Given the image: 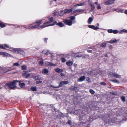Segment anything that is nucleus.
Segmentation results:
<instances>
[{"label": "nucleus", "instance_id": "obj_7", "mask_svg": "<svg viewBox=\"0 0 127 127\" xmlns=\"http://www.w3.org/2000/svg\"><path fill=\"white\" fill-rule=\"evenodd\" d=\"M68 81H62L60 83V85L58 87H54L53 86H52V87H54L55 88H58L59 87H61V85L64 84H66L68 83Z\"/></svg>", "mask_w": 127, "mask_h": 127}, {"label": "nucleus", "instance_id": "obj_19", "mask_svg": "<svg viewBox=\"0 0 127 127\" xmlns=\"http://www.w3.org/2000/svg\"><path fill=\"white\" fill-rule=\"evenodd\" d=\"M48 72V71L47 69H44L42 70V73L43 74H45Z\"/></svg>", "mask_w": 127, "mask_h": 127}, {"label": "nucleus", "instance_id": "obj_32", "mask_svg": "<svg viewBox=\"0 0 127 127\" xmlns=\"http://www.w3.org/2000/svg\"><path fill=\"white\" fill-rule=\"evenodd\" d=\"M118 31L117 30H114L113 31V32L114 34L117 33H118Z\"/></svg>", "mask_w": 127, "mask_h": 127}, {"label": "nucleus", "instance_id": "obj_24", "mask_svg": "<svg viewBox=\"0 0 127 127\" xmlns=\"http://www.w3.org/2000/svg\"><path fill=\"white\" fill-rule=\"evenodd\" d=\"M106 44L105 43H102L100 44V46L103 47H105L106 46Z\"/></svg>", "mask_w": 127, "mask_h": 127}, {"label": "nucleus", "instance_id": "obj_9", "mask_svg": "<svg viewBox=\"0 0 127 127\" xmlns=\"http://www.w3.org/2000/svg\"><path fill=\"white\" fill-rule=\"evenodd\" d=\"M18 82L19 83V86L21 88H23L25 87V84L23 83H21L20 81H18Z\"/></svg>", "mask_w": 127, "mask_h": 127}, {"label": "nucleus", "instance_id": "obj_61", "mask_svg": "<svg viewBox=\"0 0 127 127\" xmlns=\"http://www.w3.org/2000/svg\"><path fill=\"white\" fill-rule=\"evenodd\" d=\"M115 0H114V1H115Z\"/></svg>", "mask_w": 127, "mask_h": 127}, {"label": "nucleus", "instance_id": "obj_34", "mask_svg": "<svg viewBox=\"0 0 127 127\" xmlns=\"http://www.w3.org/2000/svg\"><path fill=\"white\" fill-rule=\"evenodd\" d=\"M90 92L92 94H94L95 93L94 91L92 89H90Z\"/></svg>", "mask_w": 127, "mask_h": 127}, {"label": "nucleus", "instance_id": "obj_1", "mask_svg": "<svg viewBox=\"0 0 127 127\" xmlns=\"http://www.w3.org/2000/svg\"><path fill=\"white\" fill-rule=\"evenodd\" d=\"M0 48L7 49L12 51L15 53H19L20 52L21 53L23 52L22 51L19 50L17 49L10 48L8 45L6 44H3L2 45H0Z\"/></svg>", "mask_w": 127, "mask_h": 127}, {"label": "nucleus", "instance_id": "obj_27", "mask_svg": "<svg viewBox=\"0 0 127 127\" xmlns=\"http://www.w3.org/2000/svg\"><path fill=\"white\" fill-rule=\"evenodd\" d=\"M21 68L22 69L24 70L26 69V65H23L21 66Z\"/></svg>", "mask_w": 127, "mask_h": 127}, {"label": "nucleus", "instance_id": "obj_52", "mask_svg": "<svg viewBox=\"0 0 127 127\" xmlns=\"http://www.w3.org/2000/svg\"><path fill=\"white\" fill-rule=\"evenodd\" d=\"M76 57H81V55L79 56V55H77L76 56Z\"/></svg>", "mask_w": 127, "mask_h": 127}, {"label": "nucleus", "instance_id": "obj_17", "mask_svg": "<svg viewBox=\"0 0 127 127\" xmlns=\"http://www.w3.org/2000/svg\"><path fill=\"white\" fill-rule=\"evenodd\" d=\"M88 2L89 4V5L91 6L92 9H94L95 8V7L94 5V4L92 3V1L90 0H89Z\"/></svg>", "mask_w": 127, "mask_h": 127}, {"label": "nucleus", "instance_id": "obj_25", "mask_svg": "<svg viewBox=\"0 0 127 127\" xmlns=\"http://www.w3.org/2000/svg\"><path fill=\"white\" fill-rule=\"evenodd\" d=\"M6 25L4 24L1 23H0V26L1 28H3L5 27Z\"/></svg>", "mask_w": 127, "mask_h": 127}, {"label": "nucleus", "instance_id": "obj_43", "mask_svg": "<svg viewBox=\"0 0 127 127\" xmlns=\"http://www.w3.org/2000/svg\"><path fill=\"white\" fill-rule=\"evenodd\" d=\"M97 8L98 9H99L101 8V7L100 5H98L97 6Z\"/></svg>", "mask_w": 127, "mask_h": 127}, {"label": "nucleus", "instance_id": "obj_41", "mask_svg": "<svg viewBox=\"0 0 127 127\" xmlns=\"http://www.w3.org/2000/svg\"><path fill=\"white\" fill-rule=\"evenodd\" d=\"M110 94H112L113 95H116V93H114V92H111L110 93Z\"/></svg>", "mask_w": 127, "mask_h": 127}, {"label": "nucleus", "instance_id": "obj_4", "mask_svg": "<svg viewBox=\"0 0 127 127\" xmlns=\"http://www.w3.org/2000/svg\"><path fill=\"white\" fill-rule=\"evenodd\" d=\"M41 21H39L38 20L36 22V23L37 24L36 25L34 26H31V24H29L28 25V26H27V27L26 28V29H35L36 28H38L39 26L41 24Z\"/></svg>", "mask_w": 127, "mask_h": 127}, {"label": "nucleus", "instance_id": "obj_22", "mask_svg": "<svg viewBox=\"0 0 127 127\" xmlns=\"http://www.w3.org/2000/svg\"><path fill=\"white\" fill-rule=\"evenodd\" d=\"M85 4H86L85 3V2H84V3H80V4L75 5V7H76L77 6H83V5H85Z\"/></svg>", "mask_w": 127, "mask_h": 127}, {"label": "nucleus", "instance_id": "obj_36", "mask_svg": "<svg viewBox=\"0 0 127 127\" xmlns=\"http://www.w3.org/2000/svg\"><path fill=\"white\" fill-rule=\"evenodd\" d=\"M122 100L123 101H125V98L124 96H122L121 97Z\"/></svg>", "mask_w": 127, "mask_h": 127}, {"label": "nucleus", "instance_id": "obj_56", "mask_svg": "<svg viewBox=\"0 0 127 127\" xmlns=\"http://www.w3.org/2000/svg\"><path fill=\"white\" fill-rule=\"evenodd\" d=\"M61 75L62 76H63L64 75V74H61Z\"/></svg>", "mask_w": 127, "mask_h": 127}, {"label": "nucleus", "instance_id": "obj_48", "mask_svg": "<svg viewBox=\"0 0 127 127\" xmlns=\"http://www.w3.org/2000/svg\"><path fill=\"white\" fill-rule=\"evenodd\" d=\"M90 82V80L89 78H88V82Z\"/></svg>", "mask_w": 127, "mask_h": 127}, {"label": "nucleus", "instance_id": "obj_15", "mask_svg": "<svg viewBox=\"0 0 127 127\" xmlns=\"http://www.w3.org/2000/svg\"><path fill=\"white\" fill-rule=\"evenodd\" d=\"M112 75L113 76L117 78H121V76L120 75L115 73H113L112 74Z\"/></svg>", "mask_w": 127, "mask_h": 127}, {"label": "nucleus", "instance_id": "obj_29", "mask_svg": "<svg viewBox=\"0 0 127 127\" xmlns=\"http://www.w3.org/2000/svg\"><path fill=\"white\" fill-rule=\"evenodd\" d=\"M112 81L113 82L116 83H119V81L116 79L113 80Z\"/></svg>", "mask_w": 127, "mask_h": 127}, {"label": "nucleus", "instance_id": "obj_58", "mask_svg": "<svg viewBox=\"0 0 127 127\" xmlns=\"http://www.w3.org/2000/svg\"><path fill=\"white\" fill-rule=\"evenodd\" d=\"M105 57H107V54H106V55H105Z\"/></svg>", "mask_w": 127, "mask_h": 127}, {"label": "nucleus", "instance_id": "obj_2", "mask_svg": "<svg viewBox=\"0 0 127 127\" xmlns=\"http://www.w3.org/2000/svg\"><path fill=\"white\" fill-rule=\"evenodd\" d=\"M53 21V17H51L49 19V21L47 22L44 23L42 25L40 26L41 28H44L49 26H51L54 25L56 24L57 22H55L51 24L52 23Z\"/></svg>", "mask_w": 127, "mask_h": 127}, {"label": "nucleus", "instance_id": "obj_35", "mask_svg": "<svg viewBox=\"0 0 127 127\" xmlns=\"http://www.w3.org/2000/svg\"><path fill=\"white\" fill-rule=\"evenodd\" d=\"M43 64V62L41 61L39 62V64L40 65H42Z\"/></svg>", "mask_w": 127, "mask_h": 127}, {"label": "nucleus", "instance_id": "obj_39", "mask_svg": "<svg viewBox=\"0 0 127 127\" xmlns=\"http://www.w3.org/2000/svg\"><path fill=\"white\" fill-rule=\"evenodd\" d=\"M118 11V12H121L122 13H123V10L121 9L118 10V11Z\"/></svg>", "mask_w": 127, "mask_h": 127}, {"label": "nucleus", "instance_id": "obj_21", "mask_svg": "<svg viewBox=\"0 0 127 127\" xmlns=\"http://www.w3.org/2000/svg\"><path fill=\"white\" fill-rule=\"evenodd\" d=\"M110 1L109 0L105 2V4L106 5H110L111 4L113 3V2L112 1V2H110Z\"/></svg>", "mask_w": 127, "mask_h": 127}, {"label": "nucleus", "instance_id": "obj_55", "mask_svg": "<svg viewBox=\"0 0 127 127\" xmlns=\"http://www.w3.org/2000/svg\"><path fill=\"white\" fill-rule=\"evenodd\" d=\"M70 123H71V122H70V121H69L68 122V124H70Z\"/></svg>", "mask_w": 127, "mask_h": 127}, {"label": "nucleus", "instance_id": "obj_51", "mask_svg": "<svg viewBox=\"0 0 127 127\" xmlns=\"http://www.w3.org/2000/svg\"><path fill=\"white\" fill-rule=\"evenodd\" d=\"M95 4L97 5H98V3L97 2H95Z\"/></svg>", "mask_w": 127, "mask_h": 127}, {"label": "nucleus", "instance_id": "obj_30", "mask_svg": "<svg viewBox=\"0 0 127 127\" xmlns=\"http://www.w3.org/2000/svg\"><path fill=\"white\" fill-rule=\"evenodd\" d=\"M83 11V10H81L80 9H77L75 11V12H82Z\"/></svg>", "mask_w": 127, "mask_h": 127}, {"label": "nucleus", "instance_id": "obj_31", "mask_svg": "<svg viewBox=\"0 0 127 127\" xmlns=\"http://www.w3.org/2000/svg\"><path fill=\"white\" fill-rule=\"evenodd\" d=\"M62 62L63 63H64L66 61L65 59L64 58H63L61 59Z\"/></svg>", "mask_w": 127, "mask_h": 127}, {"label": "nucleus", "instance_id": "obj_14", "mask_svg": "<svg viewBox=\"0 0 127 127\" xmlns=\"http://www.w3.org/2000/svg\"><path fill=\"white\" fill-rule=\"evenodd\" d=\"M45 64L47 66H53L55 65V64H52L50 62H45Z\"/></svg>", "mask_w": 127, "mask_h": 127}, {"label": "nucleus", "instance_id": "obj_50", "mask_svg": "<svg viewBox=\"0 0 127 127\" xmlns=\"http://www.w3.org/2000/svg\"><path fill=\"white\" fill-rule=\"evenodd\" d=\"M109 1H110V2H112V1L113 2V3H114V0H109Z\"/></svg>", "mask_w": 127, "mask_h": 127}, {"label": "nucleus", "instance_id": "obj_11", "mask_svg": "<svg viewBox=\"0 0 127 127\" xmlns=\"http://www.w3.org/2000/svg\"><path fill=\"white\" fill-rule=\"evenodd\" d=\"M23 75L25 76V78H27L30 76V74L29 73H27L25 72H24L23 73Z\"/></svg>", "mask_w": 127, "mask_h": 127}, {"label": "nucleus", "instance_id": "obj_16", "mask_svg": "<svg viewBox=\"0 0 127 127\" xmlns=\"http://www.w3.org/2000/svg\"><path fill=\"white\" fill-rule=\"evenodd\" d=\"M85 77L84 76H83L78 79V81L79 82L82 81H84L85 80Z\"/></svg>", "mask_w": 127, "mask_h": 127}, {"label": "nucleus", "instance_id": "obj_6", "mask_svg": "<svg viewBox=\"0 0 127 127\" xmlns=\"http://www.w3.org/2000/svg\"><path fill=\"white\" fill-rule=\"evenodd\" d=\"M73 10V8H72L71 9H64L60 11V16H62L65 13H70Z\"/></svg>", "mask_w": 127, "mask_h": 127}, {"label": "nucleus", "instance_id": "obj_3", "mask_svg": "<svg viewBox=\"0 0 127 127\" xmlns=\"http://www.w3.org/2000/svg\"><path fill=\"white\" fill-rule=\"evenodd\" d=\"M68 18H70V20H68L67 19H65L63 21V22L66 25L71 26L72 24V21L75 19V18L74 16H71Z\"/></svg>", "mask_w": 127, "mask_h": 127}, {"label": "nucleus", "instance_id": "obj_40", "mask_svg": "<svg viewBox=\"0 0 127 127\" xmlns=\"http://www.w3.org/2000/svg\"><path fill=\"white\" fill-rule=\"evenodd\" d=\"M109 33H112L113 32V30H109L108 31Z\"/></svg>", "mask_w": 127, "mask_h": 127}, {"label": "nucleus", "instance_id": "obj_54", "mask_svg": "<svg viewBox=\"0 0 127 127\" xmlns=\"http://www.w3.org/2000/svg\"><path fill=\"white\" fill-rule=\"evenodd\" d=\"M27 27V26H23V27L25 28H26Z\"/></svg>", "mask_w": 127, "mask_h": 127}, {"label": "nucleus", "instance_id": "obj_60", "mask_svg": "<svg viewBox=\"0 0 127 127\" xmlns=\"http://www.w3.org/2000/svg\"><path fill=\"white\" fill-rule=\"evenodd\" d=\"M38 76H37V77Z\"/></svg>", "mask_w": 127, "mask_h": 127}, {"label": "nucleus", "instance_id": "obj_44", "mask_svg": "<svg viewBox=\"0 0 127 127\" xmlns=\"http://www.w3.org/2000/svg\"><path fill=\"white\" fill-rule=\"evenodd\" d=\"M109 48L110 49H111L113 48V46L112 45H110L109 46Z\"/></svg>", "mask_w": 127, "mask_h": 127}, {"label": "nucleus", "instance_id": "obj_42", "mask_svg": "<svg viewBox=\"0 0 127 127\" xmlns=\"http://www.w3.org/2000/svg\"><path fill=\"white\" fill-rule=\"evenodd\" d=\"M100 84L101 85H105V83L104 82H101Z\"/></svg>", "mask_w": 127, "mask_h": 127}, {"label": "nucleus", "instance_id": "obj_12", "mask_svg": "<svg viewBox=\"0 0 127 127\" xmlns=\"http://www.w3.org/2000/svg\"><path fill=\"white\" fill-rule=\"evenodd\" d=\"M88 27L92 29L95 30H96L98 29V27H95V26L93 25H89Z\"/></svg>", "mask_w": 127, "mask_h": 127}, {"label": "nucleus", "instance_id": "obj_23", "mask_svg": "<svg viewBox=\"0 0 127 127\" xmlns=\"http://www.w3.org/2000/svg\"><path fill=\"white\" fill-rule=\"evenodd\" d=\"M57 25L61 27H62L64 26V25L61 22H59V23L57 24Z\"/></svg>", "mask_w": 127, "mask_h": 127}, {"label": "nucleus", "instance_id": "obj_57", "mask_svg": "<svg viewBox=\"0 0 127 127\" xmlns=\"http://www.w3.org/2000/svg\"><path fill=\"white\" fill-rule=\"evenodd\" d=\"M7 70V71H9L11 70L10 69H8L7 70Z\"/></svg>", "mask_w": 127, "mask_h": 127}, {"label": "nucleus", "instance_id": "obj_37", "mask_svg": "<svg viewBox=\"0 0 127 127\" xmlns=\"http://www.w3.org/2000/svg\"><path fill=\"white\" fill-rule=\"evenodd\" d=\"M113 40H111L109 41H107L106 42L107 43H113Z\"/></svg>", "mask_w": 127, "mask_h": 127}, {"label": "nucleus", "instance_id": "obj_49", "mask_svg": "<svg viewBox=\"0 0 127 127\" xmlns=\"http://www.w3.org/2000/svg\"><path fill=\"white\" fill-rule=\"evenodd\" d=\"M48 39L47 38H45V39H44V41H45L46 42L47 41V40Z\"/></svg>", "mask_w": 127, "mask_h": 127}, {"label": "nucleus", "instance_id": "obj_47", "mask_svg": "<svg viewBox=\"0 0 127 127\" xmlns=\"http://www.w3.org/2000/svg\"><path fill=\"white\" fill-rule=\"evenodd\" d=\"M124 13L125 14H127V10H125Z\"/></svg>", "mask_w": 127, "mask_h": 127}, {"label": "nucleus", "instance_id": "obj_59", "mask_svg": "<svg viewBox=\"0 0 127 127\" xmlns=\"http://www.w3.org/2000/svg\"><path fill=\"white\" fill-rule=\"evenodd\" d=\"M97 26H99V24H97Z\"/></svg>", "mask_w": 127, "mask_h": 127}, {"label": "nucleus", "instance_id": "obj_28", "mask_svg": "<svg viewBox=\"0 0 127 127\" xmlns=\"http://www.w3.org/2000/svg\"><path fill=\"white\" fill-rule=\"evenodd\" d=\"M19 64L18 63H14L13 64V66H19Z\"/></svg>", "mask_w": 127, "mask_h": 127}, {"label": "nucleus", "instance_id": "obj_53", "mask_svg": "<svg viewBox=\"0 0 127 127\" xmlns=\"http://www.w3.org/2000/svg\"><path fill=\"white\" fill-rule=\"evenodd\" d=\"M74 66H75V67H76V66H77V64H74Z\"/></svg>", "mask_w": 127, "mask_h": 127}, {"label": "nucleus", "instance_id": "obj_26", "mask_svg": "<svg viewBox=\"0 0 127 127\" xmlns=\"http://www.w3.org/2000/svg\"><path fill=\"white\" fill-rule=\"evenodd\" d=\"M31 90L33 91H35L36 90V87H32L31 88Z\"/></svg>", "mask_w": 127, "mask_h": 127}, {"label": "nucleus", "instance_id": "obj_20", "mask_svg": "<svg viewBox=\"0 0 127 127\" xmlns=\"http://www.w3.org/2000/svg\"><path fill=\"white\" fill-rule=\"evenodd\" d=\"M55 71L58 72H62L63 71V70L62 69L59 68H57L55 69Z\"/></svg>", "mask_w": 127, "mask_h": 127}, {"label": "nucleus", "instance_id": "obj_45", "mask_svg": "<svg viewBox=\"0 0 127 127\" xmlns=\"http://www.w3.org/2000/svg\"><path fill=\"white\" fill-rule=\"evenodd\" d=\"M123 31L124 32H127V30H126L125 29H123Z\"/></svg>", "mask_w": 127, "mask_h": 127}, {"label": "nucleus", "instance_id": "obj_10", "mask_svg": "<svg viewBox=\"0 0 127 127\" xmlns=\"http://www.w3.org/2000/svg\"><path fill=\"white\" fill-rule=\"evenodd\" d=\"M42 52L43 54H46V55H47V53H50V54H51V55L52 56H53V53H50L49 52V51L47 50H43L42 51Z\"/></svg>", "mask_w": 127, "mask_h": 127}, {"label": "nucleus", "instance_id": "obj_13", "mask_svg": "<svg viewBox=\"0 0 127 127\" xmlns=\"http://www.w3.org/2000/svg\"><path fill=\"white\" fill-rule=\"evenodd\" d=\"M73 62L72 61H69L68 62H67L66 64L68 66H71L73 64Z\"/></svg>", "mask_w": 127, "mask_h": 127}, {"label": "nucleus", "instance_id": "obj_46", "mask_svg": "<svg viewBox=\"0 0 127 127\" xmlns=\"http://www.w3.org/2000/svg\"><path fill=\"white\" fill-rule=\"evenodd\" d=\"M123 32H123V30H122L120 32H119V33H120V34H121V33H123Z\"/></svg>", "mask_w": 127, "mask_h": 127}, {"label": "nucleus", "instance_id": "obj_5", "mask_svg": "<svg viewBox=\"0 0 127 127\" xmlns=\"http://www.w3.org/2000/svg\"><path fill=\"white\" fill-rule=\"evenodd\" d=\"M18 83V81L17 80H14L13 82H10L7 84V85L8 86L10 89H14L16 87L15 85Z\"/></svg>", "mask_w": 127, "mask_h": 127}, {"label": "nucleus", "instance_id": "obj_8", "mask_svg": "<svg viewBox=\"0 0 127 127\" xmlns=\"http://www.w3.org/2000/svg\"><path fill=\"white\" fill-rule=\"evenodd\" d=\"M2 55L4 56H10L11 55L8 53L5 52H0V55Z\"/></svg>", "mask_w": 127, "mask_h": 127}, {"label": "nucleus", "instance_id": "obj_33", "mask_svg": "<svg viewBox=\"0 0 127 127\" xmlns=\"http://www.w3.org/2000/svg\"><path fill=\"white\" fill-rule=\"evenodd\" d=\"M119 41V40H116V39H114L113 40V43H117V42L118 41Z\"/></svg>", "mask_w": 127, "mask_h": 127}, {"label": "nucleus", "instance_id": "obj_18", "mask_svg": "<svg viewBox=\"0 0 127 127\" xmlns=\"http://www.w3.org/2000/svg\"><path fill=\"white\" fill-rule=\"evenodd\" d=\"M93 19V17H90L88 21V23L89 24H90L92 21Z\"/></svg>", "mask_w": 127, "mask_h": 127}, {"label": "nucleus", "instance_id": "obj_38", "mask_svg": "<svg viewBox=\"0 0 127 127\" xmlns=\"http://www.w3.org/2000/svg\"><path fill=\"white\" fill-rule=\"evenodd\" d=\"M41 83H42V81H37L36 82V84Z\"/></svg>", "mask_w": 127, "mask_h": 127}]
</instances>
